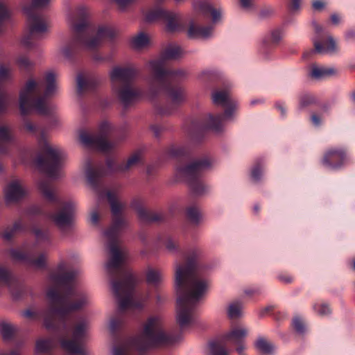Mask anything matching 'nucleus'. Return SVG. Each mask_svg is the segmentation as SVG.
I'll return each mask as SVG.
<instances>
[{
  "label": "nucleus",
  "instance_id": "nucleus-12",
  "mask_svg": "<svg viewBox=\"0 0 355 355\" xmlns=\"http://www.w3.org/2000/svg\"><path fill=\"white\" fill-rule=\"evenodd\" d=\"M137 74L138 71L133 67H115L110 73L114 92L125 108L137 102L142 96V91L133 85Z\"/></svg>",
  "mask_w": 355,
  "mask_h": 355
},
{
  "label": "nucleus",
  "instance_id": "nucleus-5",
  "mask_svg": "<svg viewBox=\"0 0 355 355\" xmlns=\"http://www.w3.org/2000/svg\"><path fill=\"white\" fill-rule=\"evenodd\" d=\"M71 27L73 35L62 48L65 58L73 61L83 50L94 51L92 58L98 62H110V55L103 57L95 51L104 39H113L115 32L107 26H96L88 19V12L85 7H78L71 16Z\"/></svg>",
  "mask_w": 355,
  "mask_h": 355
},
{
  "label": "nucleus",
  "instance_id": "nucleus-54",
  "mask_svg": "<svg viewBox=\"0 0 355 355\" xmlns=\"http://www.w3.org/2000/svg\"><path fill=\"white\" fill-rule=\"evenodd\" d=\"M311 121L313 125L319 126L322 123L321 117L317 114H313L311 116Z\"/></svg>",
  "mask_w": 355,
  "mask_h": 355
},
{
  "label": "nucleus",
  "instance_id": "nucleus-16",
  "mask_svg": "<svg viewBox=\"0 0 355 355\" xmlns=\"http://www.w3.org/2000/svg\"><path fill=\"white\" fill-rule=\"evenodd\" d=\"M248 334L245 329L234 328L225 334L220 340L209 343V350L211 355H228L227 346L228 344L236 347V352L239 355H244L246 349L245 338Z\"/></svg>",
  "mask_w": 355,
  "mask_h": 355
},
{
  "label": "nucleus",
  "instance_id": "nucleus-23",
  "mask_svg": "<svg viewBox=\"0 0 355 355\" xmlns=\"http://www.w3.org/2000/svg\"><path fill=\"white\" fill-rule=\"evenodd\" d=\"M132 207L136 209L139 220L144 223H150L163 220L162 215L145 209L138 201H134Z\"/></svg>",
  "mask_w": 355,
  "mask_h": 355
},
{
  "label": "nucleus",
  "instance_id": "nucleus-20",
  "mask_svg": "<svg viewBox=\"0 0 355 355\" xmlns=\"http://www.w3.org/2000/svg\"><path fill=\"white\" fill-rule=\"evenodd\" d=\"M12 78V70L10 67L0 65V114L5 112L11 101L9 94L3 88V85Z\"/></svg>",
  "mask_w": 355,
  "mask_h": 355
},
{
  "label": "nucleus",
  "instance_id": "nucleus-6",
  "mask_svg": "<svg viewBox=\"0 0 355 355\" xmlns=\"http://www.w3.org/2000/svg\"><path fill=\"white\" fill-rule=\"evenodd\" d=\"M38 189L45 202L42 206L31 207L28 213L32 216H42L50 220L62 233L71 230L75 217L76 205L72 201H63L58 194L57 189L49 180L38 182Z\"/></svg>",
  "mask_w": 355,
  "mask_h": 355
},
{
  "label": "nucleus",
  "instance_id": "nucleus-10",
  "mask_svg": "<svg viewBox=\"0 0 355 355\" xmlns=\"http://www.w3.org/2000/svg\"><path fill=\"white\" fill-rule=\"evenodd\" d=\"M105 157L103 161H98L89 157L83 165L87 182L97 193L101 192L103 186L101 181L103 178L127 172L134 166L143 163V157H130L126 163L118 162L115 157Z\"/></svg>",
  "mask_w": 355,
  "mask_h": 355
},
{
  "label": "nucleus",
  "instance_id": "nucleus-50",
  "mask_svg": "<svg viewBox=\"0 0 355 355\" xmlns=\"http://www.w3.org/2000/svg\"><path fill=\"white\" fill-rule=\"evenodd\" d=\"M240 6L244 10H250L254 8V0H239Z\"/></svg>",
  "mask_w": 355,
  "mask_h": 355
},
{
  "label": "nucleus",
  "instance_id": "nucleus-46",
  "mask_svg": "<svg viewBox=\"0 0 355 355\" xmlns=\"http://www.w3.org/2000/svg\"><path fill=\"white\" fill-rule=\"evenodd\" d=\"M218 74L213 70H205L200 74V78L205 82H214L217 80Z\"/></svg>",
  "mask_w": 355,
  "mask_h": 355
},
{
  "label": "nucleus",
  "instance_id": "nucleus-25",
  "mask_svg": "<svg viewBox=\"0 0 355 355\" xmlns=\"http://www.w3.org/2000/svg\"><path fill=\"white\" fill-rule=\"evenodd\" d=\"M214 29L213 26H201L191 23L187 31L189 38H207L211 36Z\"/></svg>",
  "mask_w": 355,
  "mask_h": 355
},
{
  "label": "nucleus",
  "instance_id": "nucleus-17",
  "mask_svg": "<svg viewBox=\"0 0 355 355\" xmlns=\"http://www.w3.org/2000/svg\"><path fill=\"white\" fill-rule=\"evenodd\" d=\"M148 22L162 21L165 24L166 31L173 33L183 29L180 15L178 13L156 8L149 10L145 16Z\"/></svg>",
  "mask_w": 355,
  "mask_h": 355
},
{
  "label": "nucleus",
  "instance_id": "nucleus-13",
  "mask_svg": "<svg viewBox=\"0 0 355 355\" xmlns=\"http://www.w3.org/2000/svg\"><path fill=\"white\" fill-rule=\"evenodd\" d=\"M31 5L24 8L27 16V33L21 40V44L27 49H32L37 45V42L42 40L49 28L47 17L38 12L36 9L47 6L50 0H31Z\"/></svg>",
  "mask_w": 355,
  "mask_h": 355
},
{
  "label": "nucleus",
  "instance_id": "nucleus-34",
  "mask_svg": "<svg viewBox=\"0 0 355 355\" xmlns=\"http://www.w3.org/2000/svg\"><path fill=\"white\" fill-rule=\"evenodd\" d=\"M150 43L149 37L144 33L141 32L133 37L131 40V46L135 49H140L147 46Z\"/></svg>",
  "mask_w": 355,
  "mask_h": 355
},
{
  "label": "nucleus",
  "instance_id": "nucleus-36",
  "mask_svg": "<svg viewBox=\"0 0 355 355\" xmlns=\"http://www.w3.org/2000/svg\"><path fill=\"white\" fill-rule=\"evenodd\" d=\"M12 139L9 129L6 126L0 125V153L6 151L4 144L11 142Z\"/></svg>",
  "mask_w": 355,
  "mask_h": 355
},
{
  "label": "nucleus",
  "instance_id": "nucleus-63",
  "mask_svg": "<svg viewBox=\"0 0 355 355\" xmlns=\"http://www.w3.org/2000/svg\"><path fill=\"white\" fill-rule=\"evenodd\" d=\"M245 294L248 295H254V294H257V293H260V289L257 288H248V289H246L245 291Z\"/></svg>",
  "mask_w": 355,
  "mask_h": 355
},
{
  "label": "nucleus",
  "instance_id": "nucleus-39",
  "mask_svg": "<svg viewBox=\"0 0 355 355\" xmlns=\"http://www.w3.org/2000/svg\"><path fill=\"white\" fill-rule=\"evenodd\" d=\"M189 150L184 146H180L179 145H171L167 147L164 155H189Z\"/></svg>",
  "mask_w": 355,
  "mask_h": 355
},
{
  "label": "nucleus",
  "instance_id": "nucleus-47",
  "mask_svg": "<svg viewBox=\"0 0 355 355\" xmlns=\"http://www.w3.org/2000/svg\"><path fill=\"white\" fill-rule=\"evenodd\" d=\"M162 161L161 159H157L155 162H153L150 164H148L146 166V174L148 176L151 177L155 174L157 169L160 167L162 165Z\"/></svg>",
  "mask_w": 355,
  "mask_h": 355
},
{
  "label": "nucleus",
  "instance_id": "nucleus-21",
  "mask_svg": "<svg viewBox=\"0 0 355 355\" xmlns=\"http://www.w3.org/2000/svg\"><path fill=\"white\" fill-rule=\"evenodd\" d=\"M76 81L77 94L79 96L94 91L101 83L100 78L94 73H78Z\"/></svg>",
  "mask_w": 355,
  "mask_h": 355
},
{
  "label": "nucleus",
  "instance_id": "nucleus-42",
  "mask_svg": "<svg viewBox=\"0 0 355 355\" xmlns=\"http://www.w3.org/2000/svg\"><path fill=\"white\" fill-rule=\"evenodd\" d=\"M257 348L264 354H269L272 351V345L264 338H259L256 342Z\"/></svg>",
  "mask_w": 355,
  "mask_h": 355
},
{
  "label": "nucleus",
  "instance_id": "nucleus-57",
  "mask_svg": "<svg viewBox=\"0 0 355 355\" xmlns=\"http://www.w3.org/2000/svg\"><path fill=\"white\" fill-rule=\"evenodd\" d=\"M345 37L346 40H351L355 39V29L349 28L345 33Z\"/></svg>",
  "mask_w": 355,
  "mask_h": 355
},
{
  "label": "nucleus",
  "instance_id": "nucleus-9",
  "mask_svg": "<svg viewBox=\"0 0 355 355\" xmlns=\"http://www.w3.org/2000/svg\"><path fill=\"white\" fill-rule=\"evenodd\" d=\"M211 100L214 105L224 108V112L218 114H210L206 117L191 121L188 131L192 139L196 141L202 140L208 131L217 134L223 132V122L232 119L237 106L227 87L214 90Z\"/></svg>",
  "mask_w": 355,
  "mask_h": 355
},
{
  "label": "nucleus",
  "instance_id": "nucleus-51",
  "mask_svg": "<svg viewBox=\"0 0 355 355\" xmlns=\"http://www.w3.org/2000/svg\"><path fill=\"white\" fill-rule=\"evenodd\" d=\"M150 147L146 145H142L137 148V150L131 155H143L146 153H150Z\"/></svg>",
  "mask_w": 355,
  "mask_h": 355
},
{
  "label": "nucleus",
  "instance_id": "nucleus-41",
  "mask_svg": "<svg viewBox=\"0 0 355 355\" xmlns=\"http://www.w3.org/2000/svg\"><path fill=\"white\" fill-rule=\"evenodd\" d=\"M263 171H264L263 165L260 162L256 163L252 166V168L251 169L250 175H251V178L252 179V180L255 182H259L261 180V176L263 174Z\"/></svg>",
  "mask_w": 355,
  "mask_h": 355
},
{
  "label": "nucleus",
  "instance_id": "nucleus-22",
  "mask_svg": "<svg viewBox=\"0 0 355 355\" xmlns=\"http://www.w3.org/2000/svg\"><path fill=\"white\" fill-rule=\"evenodd\" d=\"M8 202H17L25 196V191L18 180H12L5 189Z\"/></svg>",
  "mask_w": 355,
  "mask_h": 355
},
{
  "label": "nucleus",
  "instance_id": "nucleus-44",
  "mask_svg": "<svg viewBox=\"0 0 355 355\" xmlns=\"http://www.w3.org/2000/svg\"><path fill=\"white\" fill-rule=\"evenodd\" d=\"M313 309L320 316L328 315L331 312L329 305L327 303L315 304Z\"/></svg>",
  "mask_w": 355,
  "mask_h": 355
},
{
  "label": "nucleus",
  "instance_id": "nucleus-31",
  "mask_svg": "<svg viewBox=\"0 0 355 355\" xmlns=\"http://www.w3.org/2000/svg\"><path fill=\"white\" fill-rule=\"evenodd\" d=\"M53 338L40 339L36 342L35 349L37 353H43L46 355H51V350L54 347Z\"/></svg>",
  "mask_w": 355,
  "mask_h": 355
},
{
  "label": "nucleus",
  "instance_id": "nucleus-27",
  "mask_svg": "<svg viewBox=\"0 0 355 355\" xmlns=\"http://www.w3.org/2000/svg\"><path fill=\"white\" fill-rule=\"evenodd\" d=\"M282 38V33L281 30L275 29L266 36L263 41L262 51L266 52L272 48L277 46Z\"/></svg>",
  "mask_w": 355,
  "mask_h": 355
},
{
  "label": "nucleus",
  "instance_id": "nucleus-2",
  "mask_svg": "<svg viewBox=\"0 0 355 355\" xmlns=\"http://www.w3.org/2000/svg\"><path fill=\"white\" fill-rule=\"evenodd\" d=\"M107 198L111 207L112 223L104 232L110 253L106 269L110 275L112 291L118 302L117 313L110 319L109 328L112 336L116 338L118 331L124 323L125 312L128 309L141 311L143 303L135 297V278L132 272L123 266L124 256L119 246L120 234L127 225L126 220L121 214L122 205L110 191L107 192Z\"/></svg>",
  "mask_w": 355,
  "mask_h": 355
},
{
  "label": "nucleus",
  "instance_id": "nucleus-40",
  "mask_svg": "<svg viewBox=\"0 0 355 355\" xmlns=\"http://www.w3.org/2000/svg\"><path fill=\"white\" fill-rule=\"evenodd\" d=\"M0 330L4 340L8 341L13 338L15 334L14 327L8 323H2L0 325Z\"/></svg>",
  "mask_w": 355,
  "mask_h": 355
},
{
  "label": "nucleus",
  "instance_id": "nucleus-45",
  "mask_svg": "<svg viewBox=\"0 0 355 355\" xmlns=\"http://www.w3.org/2000/svg\"><path fill=\"white\" fill-rule=\"evenodd\" d=\"M316 103L317 98L315 96L312 94H304L300 97V107L304 108L311 105L315 104Z\"/></svg>",
  "mask_w": 355,
  "mask_h": 355
},
{
  "label": "nucleus",
  "instance_id": "nucleus-52",
  "mask_svg": "<svg viewBox=\"0 0 355 355\" xmlns=\"http://www.w3.org/2000/svg\"><path fill=\"white\" fill-rule=\"evenodd\" d=\"M24 128L30 132H35L36 131L35 125L28 119H24Z\"/></svg>",
  "mask_w": 355,
  "mask_h": 355
},
{
  "label": "nucleus",
  "instance_id": "nucleus-53",
  "mask_svg": "<svg viewBox=\"0 0 355 355\" xmlns=\"http://www.w3.org/2000/svg\"><path fill=\"white\" fill-rule=\"evenodd\" d=\"M116 4L119 6V7L123 10L132 3H133L135 0H114Z\"/></svg>",
  "mask_w": 355,
  "mask_h": 355
},
{
  "label": "nucleus",
  "instance_id": "nucleus-59",
  "mask_svg": "<svg viewBox=\"0 0 355 355\" xmlns=\"http://www.w3.org/2000/svg\"><path fill=\"white\" fill-rule=\"evenodd\" d=\"M289 8L292 11H295L299 9L301 0H290Z\"/></svg>",
  "mask_w": 355,
  "mask_h": 355
},
{
  "label": "nucleus",
  "instance_id": "nucleus-32",
  "mask_svg": "<svg viewBox=\"0 0 355 355\" xmlns=\"http://www.w3.org/2000/svg\"><path fill=\"white\" fill-rule=\"evenodd\" d=\"M164 279L163 273L159 270L149 268L146 272V282L148 284L157 287Z\"/></svg>",
  "mask_w": 355,
  "mask_h": 355
},
{
  "label": "nucleus",
  "instance_id": "nucleus-56",
  "mask_svg": "<svg viewBox=\"0 0 355 355\" xmlns=\"http://www.w3.org/2000/svg\"><path fill=\"white\" fill-rule=\"evenodd\" d=\"M276 108L280 112L281 115L284 117L286 114V109L285 105L282 102H277L275 104Z\"/></svg>",
  "mask_w": 355,
  "mask_h": 355
},
{
  "label": "nucleus",
  "instance_id": "nucleus-11",
  "mask_svg": "<svg viewBox=\"0 0 355 355\" xmlns=\"http://www.w3.org/2000/svg\"><path fill=\"white\" fill-rule=\"evenodd\" d=\"M174 157L177 178L184 179L195 196L204 194L207 188L202 182L201 177L206 170L214 166L215 161L212 157H202V159L195 161L187 159L190 157Z\"/></svg>",
  "mask_w": 355,
  "mask_h": 355
},
{
  "label": "nucleus",
  "instance_id": "nucleus-29",
  "mask_svg": "<svg viewBox=\"0 0 355 355\" xmlns=\"http://www.w3.org/2000/svg\"><path fill=\"white\" fill-rule=\"evenodd\" d=\"M347 157H323L322 164L328 169H338L347 162Z\"/></svg>",
  "mask_w": 355,
  "mask_h": 355
},
{
  "label": "nucleus",
  "instance_id": "nucleus-28",
  "mask_svg": "<svg viewBox=\"0 0 355 355\" xmlns=\"http://www.w3.org/2000/svg\"><path fill=\"white\" fill-rule=\"evenodd\" d=\"M338 71L334 67H326L313 64L311 69V76L315 79H322L337 75Z\"/></svg>",
  "mask_w": 355,
  "mask_h": 355
},
{
  "label": "nucleus",
  "instance_id": "nucleus-37",
  "mask_svg": "<svg viewBox=\"0 0 355 355\" xmlns=\"http://www.w3.org/2000/svg\"><path fill=\"white\" fill-rule=\"evenodd\" d=\"M31 231L35 236L37 244L39 243H49L51 242V236L49 231L42 230L35 227H33Z\"/></svg>",
  "mask_w": 355,
  "mask_h": 355
},
{
  "label": "nucleus",
  "instance_id": "nucleus-60",
  "mask_svg": "<svg viewBox=\"0 0 355 355\" xmlns=\"http://www.w3.org/2000/svg\"><path fill=\"white\" fill-rule=\"evenodd\" d=\"M12 295L15 299H19L22 297L24 295V288L21 286L17 288L16 291H12Z\"/></svg>",
  "mask_w": 355,
  "mask_h": 355
},
{
  "label": "nucleus",
  "instance_id": "nucleus-43",
  "mask_svg": "<svg viewBox=\"0 0 355 355\" xmlns=\"http://www.w3.org/2000/svg\"><path fill=\"white\" fill-rule=\"evenodd\" d=\"M17 64L21 70L28 73L33 67V63L26 56H20L17 60Z\"/></svg>",
  "mask_w": 355,
  "mask_h": 355
},
{
  "label": "nucleus",
  "instance_id": "nucleus-26",
  "mask_svg": "<svg viewBox=\"0 0 355 355\" xmlns=\"http://www.w3.org/2000/svg\"><path fill=\"white\" fill-rule=\"evenodd\" d=\"M38 146L40 153L37 155H62L63 149L58 146H51L44 136H42L39 140Z\"/></svg>",
  "mask_w": 355,
  "mask_h": 355
},
{
  "label": "nucleus",
  "instance_id": "nucleus-14",
  "mask_svg": "<svg viewBox=\"0 0 355 355\" xmlns=\"http://www.w3.org/2000/svg\"><path fill=\"white\" fill-rule=\"evenodd\" d=\"M112 127L107 121L102 122L97 132L80 130L78 138L80 144L89 150L101 153H110L115 148V143L111 141Z\"/></svg>",
  "mask_w": 355,
  "mask_h": 355
},
{
  "label": "nucleus",
  "instance_id": "nucleus-24",
  "mask_svg": "<svg viewBox=\"0 0 355 355\" xmlns=\"http://www.w3.org/2000/svg\"><path fill=\"white\" fill-rule=\"evenodd\" d=\"M194 7L204 17L210 15L214 23H216L220 19V10L213 8L207 0H198L194 3Z\"/></svg>",
  "mask_w": 355,
  "mask_h": 355
},
{
  "label": "nucleus",
  "instance_id": "nucleus-64",
  "mask_svg": "<svg viewBox=\"0 0 355 355\" xmlns=\"http://www.w3.org/2000/svg\"><path fill=\"white\" fill-rule=\"evenodd\" d=\"M331 21L334 24H339L340 21V17L337 14H333L331 15Z\"/></svg>",
  "mask_w": 355,
  "mask_h": 355
},
{
  "label": "nucleus",
  "instance_id": "nucleus-55",
  "mask_svg": "<svg viewBox=\"0 0 355 355\" xmlns=\"http://www.w3.org/2000/svg\"><path fill=\"white\" fill-rule=\"evenodd\" d=\"M150 129L156 137H159L163 130V128L159 125H152Z\"/></svg>",
  "mask_w": 355,
  "mask_h": 355
},
{
  "label": "nucleus",
  "instance_id": "nucleus-62",
  "mask_svg": "<svg viewBox=\"0 0 355 355\" xmlns=\"http://www.w3.org/2000/svg\"><path fill=\"white\" fill-rule=\"evenodd\" d=\"M279 279L285 283H291L293 281V278L288 275H281L279 276Z\"/></svg>",
  "mask_w": 355,
  "mask_h": 355
},
{
  "label": "nucleus",
  "instance_id": "nucleus-30",
  "mask_svg": "<svg viewBox=\"0 0 355 355\" xmlns=\"http://www.w3.org/2000/svg\"><path fill=\"white\" fill-rule=\"evenodd\" d=\"M26 230V225L19 219L15 221L12 227L8 226L3 232L2 235L6 240L9 241L12 239L17 232H24Z\"/></svg>",
  "mask_w": 355,
  "mask_h": 355
},
{
  "label": "nucleus",
  "instance_id": "nucleus-61",
  "mask_svg": "<svg viewBox=\"0 0 355 355\" xmlns=\"http://www.w3.org/2000/svg\"><path fill=\"white\" fill-rule=\"evenodd\" d=\"M99 214L96 211H94L91 213V221L93 224H97L99 221Z\"/></svg>",
  "mask_w": 355,
  "mask_h": 355
},
{
  "label": "nucleus",
  "instance_id": "nucleus-35",
  "mask_svg": "<svg viewBox=\"0 0 355 355\" xmlns=\"http://www.w3.org/2000/svg\"><path fill=\"white\" fill-rule=\"evenodd\" d=\"M15 282V277L9 268L0 266V285L11 286Z\"/></svg>",
  "mask_w": 355,
  "mask_h": 355
},
{
  "label": "nucleus",
  "instance_id": "nucleus-15",
  "mask_svg": "<svg viewBox=\"0 0 355 355\" xmlns=\"http://www.w3.org/2000/svg\"><path fill=\"white\" fill-rule=\"evenodd\" d=\"M8 252L14 261L21 262L28 268L43 270L47 266V253H37L34 245L24 243L16 248H10Z\"/></svg>",
  "mask_w": 355,
  "mask_h": 355
},
{
  "label": "nucleus",
  "instance_id": "nucleus-8",
  "mask_svg": "<svg viewBox=\"0 0 355 355\" xmlns=\"http://www.w3.org/2000/svg\"><path fill=\"white\" fill-rule=\"evenodd\" d=\"M56 91V77L53 72L46 73L43 80L28 79L19 94L21 114L25 116L34 110L41 115L53 116L55 107L49 98Z\"/></svg>",
  "mask_w": 355,
  "mask_h": 355
},
{
  "label": "nucleus",
  "instance_id": "nucleus-4",
  "mask_svg": "<svg viewBox=\"0 0 355 355\" xmlns=\"http://www.w3.org/2000/svg\"><path fill=\"white\" fill-rule=\"evenodd\" d=\"M182 54L179 46L170 44L162 51L160 58L148 62L149 91L154 98L159 95L165 98L164 102L154 103L156 112L159 115L172 114L185 101L184 89L180 84L185 76L184 71L166 67L167 60L178 59Z\"/></svg>",
  "mask_w": 355,
  "mask_h": 355
},
{
  "label": "nucleus",
  "instance_id": "nucleus-58",
  "mask_svg": "<svg viewBox=\"0 0 355 355\" xmlns=\"http://www.w3.org/2000/svg\"><path fill=\"white\" fill-rule=\"evenodd\" d=\"M324 6V3L322 0H315L312 3V7L314 10H320Z\"/></svg>",
  "mask_w": 355,
  "mask_h": 355
},
{
  "label": "nucleus",
  "instance_id": "nucleus-38",
  "mask_svg": "<svg viewBox=\"0 0 355 355\" xmlns=\"http://www.w3.org/2000/svg\"><path fill=\"white\" fill-rule=\"evenodd\" d=\"M243 308L241 301H234L232 302L227 309V314L230 318L236 319L241 316Z\"/></svg>",
  "mask_w": 355,
  "mask_h": 355
},
{
  "label": "nucleus",
  "instance_id": "nucleus-33",
  "mask_svg": "<svg viewBox=\"0 0 355 355\" xmlns=\"http://www.w3.org/2000/svg\"><path fill=\"white\" fill-rule=\"evenodd\" d=\"M186 216L190 223L198 225L201 218L198 207L196 205L189 206L186 209Z\"/></svg>",
  "mask_w": 355,
  "mask_h": 355
},
{
  "label": "nucleus",
  "instance_id": "nucleus-7",
  "mask_svg": "<svg viewBox=\"0 0 355 355\" xmlns=\"http://www.w3.org/2000/svg\"><path fill=\"white\" fill-rule=\"evenodd\" d=\"M180 339L179 334L165 331L159 316H150L139 336L129 338L125 345L114 347L113 355H130V347L144 355L151 350L171 346Z\"/></svg>",
  "mask_w": 355,
  "mask_h": 355
},
{
  "label": "nucleus",
  "instance_id": "nucleus-3",
  "mask_svg": "<svg viewBox=\"0 0 355 355\" xmlns=\"http://www.w3.org/2000/svg\"><path fill=\"white\" fill-rule=\"evenodd\" d=\"M164 243L171 252L178 253L185 259L184 263H176L175 286L177 293V322L183 330L195 322V309L209 288V281L203 277L204 265L198 250L184 251L176 242L167 236Z\"/></svg>",
  "mask_w": 355,
  "mask_h": 355
},
{
  "label": "nucleus",
  "instance_id": "nucleus-49",
  "mask_svg": "<svg viewBox=\"0 0 355 355\" xmlns=\"http://www.w3.org/2000/svg\"><path fill=\"white\" fill-rule=\"evenodd\" d=\"M348 150L345 148H332L329 149L324 155H345Z\"/></svg>",
  "mask_w": 355,
  "mask_h": 355
},
{
  "label": "nucleus",
  "instance_id": "nucleus-48",
  "mask_svg": "<svg viewBox=\"0 0 355 355\" xmlns=\"http://www.w3.org/2000/svg\"><path fill=\"white\" fill-rule=\"evenodd\" d=\"M293 327L299 334H303L305 331V326L304 322L300 317H295L293 320Z\"/></svg>",
  "mask_w": 355,
  "mask_h": 355
},
{
  "label": "nucleus",
  "instance_id": "nucleus-19",
  "mask_svg": "<svg viewBox=\"0 0 355 355\" xmlns=\"http://www.w3.org/2000/svg\"><path fill=\"white\" fill-rule=\"evenodd\" d=\"M315 36L313 39L314 49H311L303 54L304 58H310L313 54L322 53L324 52H334L336 51V45L334 39L323 30V28L313 23Z\"/></svg>",
  "mask_w": 355,
  "mask_h": 355
},
{
  "label": "nucleus",
  "instance_id": "nucleus-1",
  "mask_svg": "<svg viewBox=\"0 0 355 355\" xmlns=\"http://www.w3.org/2000/svg\"><path fill=\"white\" fill-rule=\"evenodd\" d=\"M75 278L76 272L67 270L64 261L50 272L49 279L53 286L46 291L49 304L44 324L57 337L63 350L73 355H87L84 344L88 322L82 319L72 327L68 324L69 315L82 309L88 302L87 295L77 289Z\"/></svg>",
  "mask_w": 355,
  "mask_h": 355
},
{
  "label": "nucleus",
  "instance_id": "nucleus-18",
  "mask_svg": "<svg viewBox=\"0 0 355 355\" xmlns=\"http://www.w3.org/2000/svg\"><path fill=\"white\" fill-rule=\"evenodd\" d=\"M33 162L35 168L53 180L64 176L63 157H35Z\"/></svg>",
  "mask_w": 355,
  "mask_h": 355
}]
</instances>
